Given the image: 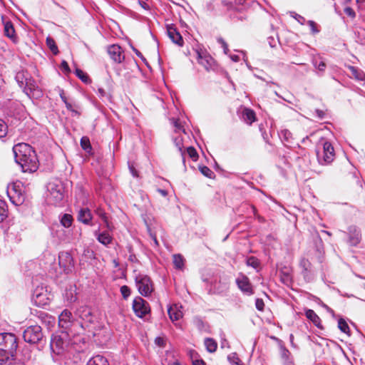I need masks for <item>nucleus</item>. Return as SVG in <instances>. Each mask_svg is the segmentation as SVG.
<instances>
[{"label": "nucleus", "instance_id": "nucleus-58", "mask_svg": "<svg viewBox=\"0 0 365 365\" xmlns=\"http://www.w3.org/2000/svg\"><path fill=\"white\" fill-rule=\"evenodd\" d=\"M129 169L133 177H138V174L135 168L133 165H129Z\"/></svg>", "mask_w": 365, "mask_h": 365}, {"label": "nucleus", "instance_id": "nucleus-20", "mask_svg": "<svg viewBox=\"0 0 365 365\" xmlns=\"http://www.w3.org/2000/svg\"><path fill=\"white\" fill-rule=\"evenodd\" d=\"M3 22H4V35L6 36H7L8 38H9L10 39H11L14 42H16L17 37L16 36L15 29H14V25L11 23V21H4V20L3 19Z\"/></svg>", "mask_w": 365, "mask_h": 365}, {"label": "nucleus", "instance_id": "nucleus-7", "mask_svg": "<svg viewBox=\"0 0 365 365\" xmlns=\"http://www.w3.org/2000/svg\"><path fill=\"white\" fill-rule=\"evenodd\" d=\"M133 309L138 317H143L150 312L148 303L140 297H136L133 302Z\"/></svg>", "mask_w": 365, "mask_h": 365}, {"label": "nucleus", "instance_id": "nucleus-37", "mask_svg": "<svg viewBox=\"0 0 365 365\" xmlns=\"http://www.w3.org/2000/svg\"><path fill=\"white\" fill-rule=\"evenodd\" d=\"M349 68L352 76H354L356 79L361 81L364 78L365 75L362 71L359 70L358 68L354 66H350Z\"/></svg>", "mask_w": 365, "mask_h": 365}, {"label": "nucleus", "instance_id": "nucleus-21", "mask_svg": "<svg viewBox=\"0 0 365 365\" xmlns=\"http://www.w3.org/2000/svg\"><path fill=\"white\" fill-rule=\"evenodd\" d=\"M305 315L307 319L312 322V323L317 327L322 328L321 319L319 316L312 310L307 309L305 312Z\"/></svg>", "mask_w": 365, "mask_h": 365}, {"label": "nucleus", "instance_id": "nucleus-31", "mask_svg": "<svg viewBox=\"0 0 365 365\" xmlns=\"http://www.w3.org/2000/svg\"><path fill=\"white\" fill-rule=\"evenodd\" d=\"M8 216L7 205L3 200H0V222H3Z\"/></svg>", "mask_w": 365, "mask_h": 365}, {"label": "nucleus", "instance_id": "nucleus-19", "mask_svg": "<svg viewBox=\"0 0 365 365\" xmlns=\"http://www.w3.org/2000/svg\"><path fill=\"white\" fill-rule=\"evenodd\" d=\"M349 234V243L352 246H356L361 241L360 231L355 227H350Z\"/></svg>", "mask_w": 365, "mask_h": 365}, {"label": "nucleus", "instance_id": "nucleus-52", "mask_svg": "<svg viewBox=\"0 0 365 365\" xmlns=\"http://www.w3.org/2000/svg\"><path fill=\"white\" fill-rule=\"evenodd\" d=\"M315 67L320 71H324L326 68V64L323 61H320L319 63H315Z\"/></svg>", "mask_w": 365, "mask_h": 365}, {"label": "nucleus", "instance_id": "nucleus-47", "mask_svg": "<svg viewBox=\"0 0 365 365\" xmlns=\"http://www.w3.org/2000/svg\"><path fill=\"white\" fill-rule=\"evenodd\" d=\"M120 293L124 299H127L130 294V289L128 286L123 285L120 287Z\"/></svg>", "mask_w": 365, "mask_h": 365}, {"label": "nucleus", "instance_id": "nucleus-53", "mask_svg": "<svg viewBox=\"0 0 365 365\" xmlns=\"http://www.w3.org/2000/svg\"><path fill=\"white\" fill-rule=\"evenodd\" d=\"M61 68L63 70V71L66 73H69L71 71L68 64L66 61H63L61 63Z\"/></svg>", "mask_w": 365, "mask_h": 365}, {"label": "nucleus", "instance_id": "nucleus-45", "mask_svg": "<svg viewBox=\"0 0 365 365\" xmlns=\"http://www.w3.org/2000/svg\"><path fill=\"white\" fill-rule=\"evenodd\" d=\"M228 361L232 364L238 365L240 362V359H239L237 354L236 353H232L227 356Z\"/></svg>", "mask_w": 365, "mask_h": 365}, {"label": "nucleus", "instance_id": "nucleus-38", "mask_svg": "<svg viewBox=\"0 0 365 365\" xmlns=\"http://www.w3.org/2000/svg\"><path fill=\"white\" fill-rule=\"evenodd\" d=\"M338 327L344 333L349 335V327L346 321L341 318L338 321Z\"/></svg>", "mask_w": 365, "mask_h": 365}, {"label": "nucleus", "instance_id": "nucleus-34", "mask_svg": "<svg viewBox=\"0 0 365 365\" xmlns=\"http://www.w3.org/2000/svg\"><path fill=\"white\" fill-rule=\"evenodd\" d=\"M173 141L176 146V148L178 149V150L181 153L182 155L184 154V152L182 150L183 148V140L182 136L178 134L176 136L173 137Z\"/></svg>", "mask_w": 365, "mask_h": 365}, {"label": "nucleus", "instance_id": "nucleus-51", "mask_svg": "<svg viewBox=\"0 0 365 365\" xmlns=\"http://www.w3.org/2000/svg\"><path fill=\"white\" fill-rule=\"evenodd\" d=\"M344 13L352 19L355 18L356 16L355 11L351 7H346L344 9Z\"/></svg>", "mask_w": 365, "mask_h": 365}, {"label": "nucleus", "instance_id": "nucleus-60", "mask_svg": "<svg viewBox=\"0 0 365 365\" xmlns=\"http://www.w3.org/2000/svg\"><path fill=\"white\" fill-rule=\"evenodd\" d=\"M219 41L222 43V46H223V48L225 49V52L226 53L227 51L228 50L227 43L222 38L219 39Z\"/></svg>", "mask_w": 365, "mask_h": 365}, {"label": "nucleus", "instance_id": "nucleus-12", "mask_svg": "<svg viewBox=\"0 0 365 365\" xmlns=\"http://www.w3.org/2000/svg\"><path fill=\"white\" fill-rule=\"evenodd\" d=\"M236 283L238 288L245 294L252 295L254 294L253 288L252 284L250 282L249 278L244 275L240 274L236 279Z\"/></svg>", "mask_w": 365, "mask_h": 365}, {"label": "nucleus", "instance_id": "nucleus-40", "mask_svg": "<svg viewBox=\"0 0 365 365\" xmlns=\"http://www.w3.org/2000/svg\"><path fill=\"white\" fill-rule=\"evenodd\" d=\"M81 145L82 148L86 152H90L92 149L90 140L87 137H83L81 139Z\"/></svg>", "mask_w": 365, "mask_h": 365}, {"label": "nucleus", "instance_id": "nucleus-49", "mask_svg": "<svg viewBox=\"0 0 365 365\" xmlns=\"http://www.w3.org/2000/svg\"><path fill=\"white\" fill-rule=\"evenodd\" d=\"M307 24L310 26L313 34H317L319 32V30L317 28V24L314 21L309 20L308 21Z\"/></svg>", "mask_w": 365, "mask_h": 365}, {"label": "nucleus", "instance_id": "nucleus-50", "mask_svg": "<svg viewBox=\"0 0 365 365\" xmlns=\"http://www.w3.org/2000/svg\"><path fill=\"white\" fill-rule=\"evenodd\" d=\"M155 343L157 346L160 347H164L165 346V340L164 338L158 336L155 339Z\"/></svg>", "mask_w": 365, "mask_h": 365}, {"label": "nucleus", "instance_id": "nucleus-26", "mask_svg": "<svg viewBox=\"0 0 365 365\" xmlns=\"http://www.w3.org/2000/svg\"><path fill=\"white\" fill-rule=\"evenodd\" d=\"M95 212L96 214L102 219V220L106 225V227L110 230H113V226L109 222L106 212L101 207H98Z\"/></svg>", "mask_w": 365, "mask_h": 365}, {"label": "nucleus", "instance_id": "nucleus-16", "mask_svg": "<svg viewBox=\"0 0 365 365\" xmlns=\"http://www.w3.org/2000/svg\"><path fill=\"white\" fill-rule=\"evenodd\" d=\"M24 88V91L27 95L32 93L33 96L36 95V96H40L41 94V91L38 88V86L36 85L35 81L30 76L26 81Z\"/></svg>", "mask_w": 365, "mask_h": 365}, {"label": "nucleus", "instance_id": "nucleus-41", "mask_svg": "<svg viewBox=\"0 0 365 365\" xmlns=\"http://www.w3.org/2000/svg\"><path fill=\"white\" fill-rule=\"evenodd\" d=\"M201 173L209 178H212L215 175L213 171L207 166L200 167Z\"/></svg>", "mask_w": 365, "mask_h": 365}, {"label": "nucleus", "instance_id": "nucleus-57", "mask_svg": "<svg viewBox=\"0 0 365 365\" xmlns=\"http://www.w3.org/2000/svg\"><path fill=\"white\" fill-rule=\"evenodd\" d=\"M192 365H206V364L202 359H195L192 360Z\"/></svg>", "mask_w": 365, "mask_h": 365}, {"label": "nucleus", "instance_id": "nucleus-18", "mask_svg": "<svg viewBox=\"0 0 365 365\" xmlns=\"http://www.w3.org/2000/svg\"><path fill=\"white\" fill-rule=\"evenodd\" d=\"M78 220L85 225H91L92 215L91 210L87 208H81L78 213Z\"/></svg>", "mask_w": 365, "mask_h": 365}, {"label": "nucleus", "instance_id": "nucleus-6", "mask_svg": "<svg viewBox=\"0 0 365 365\" xmlns=\"http://www.w3.org/2000/svg\"><path fill=\"white\" fill-rule=\"evenodd\" d=\"M48 191L49 200L52 203L57 205L63 199V187L61 184H49Z\"/></svg>", "mask_w": 365, "mask_h": 365}, {"label": "nucleus", "instance_id": "nucleus-55", "mask_svg": "<svg viewBox=\"0 0 365 365\" xmlns=\"http://www.w3.org/2000/svg\"><path fill=\"white\" fill-rule=\"evenodd\" d=\"M65 105H66V108L68 110H69L70 111H71L72 113H74L76 115L79 114L77 110H76L75 109L73 108L72 104L71 103H69L68 101L66 102Z\"/></svg>", "mask_w": 365, "mask_h": 365}, {"label": "nucleus", "instance_id": "nucleus-39", "mask_svg": "<svg viewBox=\"0 0 365 365\" xmlns=\"http://www.w3.org/2000/svg\"><path fill=\"white\" fill-rule=\"evenodd\" d=\"M246 264L249 267L257 269L259 266V261L255 257H250L246 260Z\"/></svg>", "mask_w": 365, "mask_h": 365}, {"label": "nucleus", "instance_id": "nucleus-35", "mask_svg": "<svg viewBox=\"0 0 365 365\" xmlns=\"http://www.w3.org/2000/svg\"><path fill=\"white\" fill-rule=\"evenodd\" d=\"M75 73L78 78H79L83 83H88L91 82V79L82 70L76 68Z\"/></svg>", "mask_w": 365, "mask_h": 365}, {"label": "nucleus", "instance_id": "nucleus-9", "mask_svg": "<svg viewBox=\"0 0 365 365\" xmlns=\"http://www.w3.org/2000/svg\"><path fill=\"white\" fill-rule=\"evenodd\" d=\"M318 159L319 162L322 163V161L324 163L329 164L333 161L334 158V149L332 145L328 142L325 141L323 143V152L322 155H320L319 153H317Z\"/></svg>", "mask_w": 365, "mask_h": 365}, {"label": "nucleus", "instance_id": "nucleus-61", "mask_svg": "<svg viewBox=\"0 0 365 365\" xmlns=\"http://www.w3.org/2000/svg\"><path fill=\"white\" fill-rule=\"evenodd\" d=\"M60 96H61V100L63 101L64 103H66V102H68L67 101V98L63 93V91H61V93H60Z\"/></svg>", "mask_w": 365, "mask_h": 365}, {"label": "nucleus", "instance_id": "nucleus-32", "mask_svg": "<svg viewBox=\"0 0 365 365\" xmlns=\"http://www.w3.org/2000/svg\"><path fill=\"white\" fill-rule=\"evenodd\" d=\"M300 266L303 269L304 276L306 277V274L311 272L312 264L308 259L304 258L300 261Z\"/></svg>", "mask_w": 365, "mask_h": 365}, {"label": "nucleus", "instance_id": "nucleus-42", "mask_svg": "<svg viewBox=\"0 0 365 365\" xmlns=\"http://www.w3.org/2000/svg\"><path fill=\"white\" fill-rule=\"evenodd\" d=\"M173 125L175 127V132L176 134H180L181 132L185 133V130L181 124V122L177 119H173Z\"/></svg>", "mask_w": 365, "mask_h": 365}, {"label": "nucleus", "instance_id": "nucleus-28", "mask_svg": "<svg viewBox=\"0 0 365 365\" xmlns=\"http://www.w3.org/2000/svg\"><path fill=\"white\" fill-rule=\"evenodd\" d=\"M205 345L206 346L207 351L210 353L215 352L217 347L216 341L211 338H206L205 339Z\"/></svg>", "mask_w": 365, "mask_h": 365}, {"label": "nucleus", "instance_id": "nucleus-48", "mask_svg": "<svg viewBox=\"0 0 365 365\" xmlns=\"http://www.w3.org/2000/svg\"><path fill=\"white\" fill-rule=\"evenodd\" d=\"M255 306L259 311H263L264 307V301L262 299L257 298L255 301Z\"/></svg>", "mask_w": 365, "mask_h": 365}, {"label": "nucleus", "instance_id": "nucleus-8", "mask_svg": "<svg viewBox=\"0 0 365 365\" xmlns=\"http://www.w3.org/2000/svg\"><path fill=\"white\" fill-rule=\"evenodd\" d=\"M68 343L60 335H53L51 337L50 347L53 353L60 355L63 353L67 347Z\"/></svg>", "mask_w": 365, "mask_h": 365}, {"label": "nucleus", "instance_id": "nucleus-11", "mask_svg": "<svg viewBox=\"0 0 365 365\" xmlns=\"http://www.w3.org/2000/svg\"><path fill=\"white\" fill-rule=\"evenodd\" d=\"M197 54V60L206 70H209L213 66L215 61L212 57L202 49L195 51Z\"/></svg>", "mask_w": 365, "mask_h": 365}, {"label": "nucleus", "instance_id": "nucleus-33", "mask_svg": "<svg viewBox=\"0 0 365 365\" xmlns=\"http://www.w3.org/2000/svg\"><path fill=\"white\" fill-rule=\"evenodd\" d=\"M73 217L69 214H64L61 218V224L65 227H71Z\"/></svg>", "mask_w": 365, "mask_h": 365}, {"label": "nucleus", "instance_id": "nucleus-22", "mask_svg": "<svg viewBox=\"0 0 365 365\" xmlns=\"http://www.w3.org/2000/svg\"><path fill=\"white\" fill-rule=\"evenodd\" d=\"M170 319L174 322L179 320L182 317V313L179 310L176 305L171 306L168 309Z\"/></svg>", "mask_w": 365, "mask_h": 365}, {"label": "nucleus", "instance_id": "nucleus-2", "mask_svg": "<svg viewBox=\"0 0 365 365\" xmlns=\"http://www.w3.org/2000/svg\"><path fill=\"white\" fill-rule=\"evenodd\" d=\"M18 347L15 334L9 332L0 333V365L14 359Z\"/></svg>", "mask_w": 365, "mask_h": 365}, {"label": "nucleus", "instance_id": "nucleus-10", "mask_svg": "<svg viewBox=\"0 0 365 365\" xmlns=\"http://www.w3.org/2000/svg\"><path fill=\"white\" fill-rule=\"evenodd\" d=\"M60 267H63L66 272H70L74 267V262L71 255L68 252H62L58 255Z\"/></svg>", "mask_w": 365, "mask_h": 365}, {"label": "nucleus", "instance_id": "nucleus-25", "mask_svg": "<svg viewBox=\"0 0 365 365\" xmlns=\"http://www.w3.org/2000/svg\"><path fill=\"white\" fill-rule=\"evenodd\" d=\"M242 117L244 120L248 124H252L256 120L255 112L249 108L244 109Z\"/></svg>", "mask_w": 365, "mask_h": 365}, {"label": "nucleus", "instance_id": "nucleus-14", "mask_svg": "<svg viewBox=\"0 0 365 365\" xmlns=\"http://www.w3.org/2000/svg\"><path fill=\"white\" fill-rule=\"evenodd\" d=\"M110 57L116 63H121L124 59L122 48L116 44H113L108 48Z\"/></svg>", "mask_w": 365, "mask_h": 365}, {"label": "nucleus", "instance_id": "nucleus-64", "mask_svg": "<svg viewBox=\"0 0 365 365\" xmlns=\"http://www.w3.org/2000/svg\"><path fill=\"white\" fill-rule=\"evenodd\" d=\"M223 288H224V289H225V290L228 289V288H229V284H228V283H227V282L223 283Z\"/></svg>", "mask_w": 365, "mask_h": 365}, {"label": "nucleus", "instance_id": "nucleus-59", "mask_svg": "<svg viewBox=\"0 0 365 365\" xmlns=\"http://www.w3.org/2000/svg\"><path fill=\"white\" fill-rule=\"evenodd\" d=\"M283 364H284V365H294L292 358L287 359V360L286 359L283 360Z\"/></svg>", "mask_w": 365, "mask_h": 365}, {"label": "nucleus", "instance_id": "nucleus-3", "mask_svg": "<svg viewBox=\"0 0 365 365\" xmlns=\"http://www.w3.org/2000/svg\"><path fill=\"white\" fill-rule=\"evenodd\" d=\"M135 280L141 295L148 297L153 292V282L148 276L140 274L135 277Z\"/></svg>", "mask_w": 365, "mask_h": 365}, {"label": "nucleus", "instance_id": "nucleus-27", "mask_svg": "<svg viewBox=\"0 0 365 365\" xmlns=\"http://www.w3.org/2000/svg\"><path fill=\"white\" fill-rule=\"evenodd\" d=\"M29 77V74L27 71H21L16 73V80L19 85L20 87H24L26 81L28 80V78Z\"/></svg>", "mask_w": 365, "mask_h": 365}, {"label": "nucleus", "instance_id": "nucleus-62", "mask_svg": "<svg viewBox=\"0 0 365 365\" xmlns=\"http://www.w3.org/2000/svg\"><path fill=\"white\" fill-rule=\"evenodd\" d=\"M345 168L347 169V170H354L355 168L349 163H346V165H345Z\"/></svg>", "mask_w": 365, "mask_h": 365}, {"label": "nucleus", "instance_id": "nucleus-5", "mask_svg": "<svg viewBox=\"0 0 365 365\" xmlns=\"http://www.w3.org/2000/svg\"><path fill=\"white\" fill-rule=\"evenodd\" d=\"M7 194L11 202L15 205H21L25 201V194L19 184L14 183L9 187Z\"/></svg>", "mask_w": 365, "mask_h": 365}, {"label": "nucleus", "instance_id": "nucleus-36", "mask_svg": "<svg viewBox=\"0 0 365 365\" xmlns=\"http://www.w3.org/2000/svg\"><path fill=\"white\" fill-rule=\"evenodd\" d=\"M46 45L53 54H57L58 53V47L56 45L55 41L52 38L47 37Z\"/></svg>", "mask_w": 365, "mask_h": 365}, {"label": "nucleus", "instance_id": "nucleus-24", "mask_svg": "<svg viewBox=\"0 0 365 365\" xmlns=\"http://www.w3.org/2000/svg\"><path fill=\"white\" fill-rule=\"evenodd\" d=\"M80 317L88 322H93L91 311L88 307H82L78 310Z\"/></svg>", "mask_w": 365, "mask_h": 365}, {"label": "nucleus", "instance_id": "nucleus-44", "mask_svg": "<svg viewBox=\"0 0 365 365\" xmlns=\"http://www.w3.org/2000/svg\"><path fill=\"white\" fill-rule=\"evenodd\" d=\"M280 355L282 360L291 359L290 351L284 346H280Z\"/></svg>", "mask_w": 365, "mask_h": 365}, {"label": "nucleus", "instance_id": "nucleus-15", "mask_svg": "<svg viewBox=\"0 0 365 365\" xmlns=\"http://www.w3.org/2000/svg\"><path fill=\"white\" fill-rule=\"evenodd\" d=\"M167 32L169 38L173 43L178 45L179 46H182L184 41L181 34L177 30L176 27H175L173 25H168Z\"/></svg>", "mask_w": 365, "mask_h": 365}, {"label": "nucleus", "instance_id": "nucleus-23", "mask_svg": "<svg viewBox=\"0 0 365 365\" xmlns=\"http://www.w3.org/2000/svg\"><path fill=\"white\" fill-rule=\"evenodd\" d=\"M87 365H109V364L106 358L101 355H96L88 361Z\"/></svg>", "mask_w": 365, "mask_h": 365}, {"label": "nucleus", "instance_id": "nucleus-46", "mask_svg": "<svg viewBox=\"0 0 365 365\" xmlns=\"http://www.w3.org/2000/svg\"><path fill=\"white\" fill-rule=\"evenodd\" d=\"M187 153L188 155L193 160H197V159L198 158V155H197L196 150L193 147H192V146L188 147L187 148Z\"/></svg>", "mask_w": 365, "mask_h": 365}, {"label": "nucleus", "instance_id": "nucleus-29", "mask_svg": "<svg viewBox=\"0 0 365 365\" xmlns=\"http://www.w3.org/2000/svg\"><path fill=\"white\" fill-rule=\"evenodd\" d=\"M97 235V239L103 245H107L111 242V237L110 235L106 232H102L99 234H96Z\"/></svg>", "mask_w": 365, "mask_h": 365}, {"label": "nucleus", "instance_id": "nucleus-63", "mask_svg": "<svg viewBox=\"0 0 365 365\" xmlns=\"http://www.w3.org/2000/svg\"><path fill=\"white\" fill-rule=\"evenodd\" d=\"M158 192H160L164 197H165L168 195L167 191L163 189H158Z\"/></svg>", "mask_w": 365, "mask_h": 365}, {"label": "nucleus", "instance_id": "nucleus-30", "mask_svg": "<svg viewBox=\"0 0 365 365\" xmlns=\"http://www.w3.org/2000/svg\"><path fill=\"white\" fill-rule=\"evenodd\" d=\"M173 264L176 269H181L184 266V258L180 255H173Z\"/></svg>", "mask_w": 365, "mask_h": 365}, {"label": "nucleus", "instance_id": "nucleus-56", "mask_svg": "<svg viewBox=\"0 0 365 365\" xmlns=\"http://www.w3.org/2000/svg\"><path fill=\"white\" fill-rule=\"evenodd\" d=\"M282 133L286 140H289V138L292 137V133L287 130H284Z\"/></svg>", "mask_w": 365, "mask_h": 365}, {"label": "nucleus", "instance_id": "nucleus-13", "mask_svg": "<svg viewBox=\"0 0 365 365\" xmlns=\"http://www.w3.org/2000/svg\"><path fill=\"white\" fill-rule=\"evenodd\" d=\"M73 323V316L68 309L63 310L58 317V325L61 328L66 331Z\"/></svg>", "mask_w": 365, "mask_h": 365}, {"label": "nucleus", "instance_id": "nucleus-4", "mask_svg": "<svg viewBox=\"0 0 365 365\" xmlns=\"http://www.w3.org/2000/svg\"><path fill=\"white\" fill-rule=\"evenodd\" d=\"M23 337L27 343L36 344L43 338L42 329L38 325L29 326L24 330Z\"/></svg>", "mask_w": 365, "mask_h": 365}, {"label": "nucleus", "instance_id": "nucleus-54", "mask_svg": "<svg viewBox=\"0 0 365 365\" xmlns=\"http://www.w3.org/2000/svg\"><path fill=\"white\" fill-rule=\"evenodd\" d=\"M293 17L301 24H304L305 22V19L299 14H294Z\"/></svg>", "mask_w": 365, "mask_h": 365}, {"label": "nucleus", "instance_id": "nucleus-1", "mask_svg": "<svg viewBox=\"0 0 365 365\" xmlns=\"http://www.w3.org/2000/svg\"><path fill=\"white\" fill-rule=\"evenodd\" d=\"M15 161L21 165L24 172H35L38 167V160L33 148L24 143L13 147Z\"/></svg>", "mask_w": 365, "mask_h": 365}, {"label": "nucleus", "instance_id": "nucleus-43", "mask_svg": "<svg viewBox=\"0 0 365 365\" xmlns=\"http://www.w3.org/2000/svg\"><path fill=\"white\" fill-rule=\"evenodd\" d=\"M8 133V126L6 123L0 119V138H4Z\"/></svg>", "mask_w": 365, "mask_h": 365}, {"label": "nucleus", "instance_id": "nucleus-17", "mask_svg": "<svg viewBox=\"0 0 365 365\" xmlns=\"http://www.w3.org/2000/svg\"><path fill=\"white\" fill-rule=\"evenodd\" d=\"M281 281L286 285L292 282V269L290 267L284 266L279 270Z\"/></svg>", "mask_w": 365, "mask_h": 365}]
</instances>
